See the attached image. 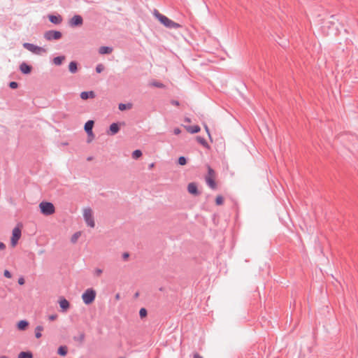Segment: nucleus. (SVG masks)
I'll use <instances>...</instances> for the list:
<instances>
[{"instance_id":"obj_1","label":"nucleus","mask_w":358,"mask_h":358,"mask_svg":"<svg viewBox=\"0 0 358 358\" xmlns=\"http://www.w3.org/2000/svg\"><path fill=\"white\" fill-rule=\"evenodd\" d=\"M154 15L156 18L167 28L177 29L181 27L180 24L175 22L166 16L161 14L157 10H155Z\"/></svg>"},{"instance_id":"obj_2","label":"nucleus","mask_w":358,"mask_h":358,"mask_svg":"<svg viewBox=\"0 0 358 358\" xmlns=\"http://www.w3.org/2000/svg\"><path fill=\"white\" fill-rule=\"evenodd\" d=\"M41 212L44 215H51L55 212V208L54 205L48 201H42L39 204Z\"/></svg>"},{"instance_id":"obj_3","label":"nucleus","mask_w":358,"mask_h":358,"mask_svg":"<svg viewBox=\"0 0 358 358\" xmlns=\"http://www.w3.org/2000/svg\"><path fill=\"white\" fill-rule=\"evenodd\" d=\"M96 298V292L92 288H89L82 295L83 302L86 305L91 304Z\"/></svg>"},{"instance_id":"obj_4","label":"nucleus","mask_w":358,"mask_h":358,"mask_svg":"<svg viewBox=\"0 0 358 358\" xmlns=\"http://www.w3.org/2000/svg\"><path fill=\"white\" fill-rule=\"evenodd\" d=\"M83 217L86 224L90 227H94L95 222L94 220L93 213L91 208H87L84 210Z\"/></svg>"},{"instance_id":"obj_5","label":"nucleus","mask_w":358,"mask_h":358,"mask_svg":"<svg viewBox=\"0 0 358 358\" xmlns=\"http://www.w3.org/2000/svg\"><path fill=\"white\" fill-rule=\"evenodd\" d=\"M62 36V32L56 30H49L44 34V38L47 41L59 40Z\"/></svg>"},{"instance_id":"obj_6","label":"nucleus","mask_w":358,"mask_h":358,"mask_svg":"<svg viewBox=\"0 0 358 358\" xmlns=\"http://www.w3.org/2000/svg\"><path fill=\"white\" fill-rule=\"evenodd\" d=\"M23 47L27 50L36 55H40L41 52H45V50L43 48L38 47L32 43H24L23 44Z\"/></svg>"},{"instance_id":"obj_7","label":"nucleus","mask_w":358,"mask_h":358,"mask_svg":"<svg viewBox=\"0 0 358 358\" xmlns=\"http://www.w3.org/2000/svg\"><path fill=\"white\" fill-rule=\"evenodd\" d=\"M22 235L21 229L18 227H15L13 230L10 243L13 247H15Z\"/></svg>"},{"instance_id":"obj_8","label":"nucleus","mask_w":358,"mask_h":358,"mask_svg":"<svg viewBox=\"0 0 358 358\" xmlns=\"http://www.w3.org/2000/svg\"><path fill=\"white\" fill-rule=\"evenodd\" d=\"M83 23V17L79 15H75L70 20L69 24L71 27L81 26Z\"/></svg>"},{"instance_id":"obj_9","label":"nucleus","mask_w":358,"mask_h":358,"mask_svg":"<svg viewBox=\"0 0 358 358\" xmlns=\"http://www.w3.org/2000/svg\"><path fill=\"white\" fill-rule=\"evenodd\" d=\"M94 124V122L93 120H88L85 123V127H84L85 131H86L87 135H92V138H94V134H93V131H92Z\"/></svg>"},{"instance_id":"obj_10","label":"nucleus","mask_w":358,"mask_h":358,"mask_svg":"<svg viewBox=\"0 0 358 358\" xmlns=\"http://www.w3.org/2000/svg\"><path fill=\"white\" fill-rule=\"evenodd\" d=\"M188 192L195 196L199 195L200 192L198 190L197 185L195 182H190L187 186Z\"/></svg>"},{"instance_id":"obj_11","label":"nucleus","mask_w":358,"mask_h":358,"mask_svg":"<svg viewBox=\"0 0 358 358\" xmlns=\"http://www.w3.org/2000/svg\"><path fill=\"white\" fill-rule=\"evenodd\" d=\"M59 303L62 311L64 313L66 312L68 309L70 308V303L64 298H61L59 299Z\"/></svg>"},{"instance_id":"obj_12","label":"nucleus","mask_w":358,"mask_h":358,"mask_svg":"<svg viewBox=\"0 0 358 358\" xmlns=\"http://www.w3.org/2000/svg\"><path fill=\"white\" fill-rule=\"evenodd\" d=\"M20 70L24 74H29L31 72L32 67H31V66L27 64V63L22 62L20 65Z\"/></svg>"},{"instance_id":"obj_13","label":"nucleus","mask_w":358,"mask_h":358,"mask_svg":"<svg viewBox=\"0 0 358 358\" xmlns=\"http://www.w3.org/2000/svg\"><path fill=\"white\" fill-rule=\"evenodd\" d=\"M95 96L96 94L94 91L82 92L80 93V98L83 100H87L88 99H94Z\"/></svg>"},{"instance_id":"obj_14","label":"nucleus","mask_w":358,"mask_h":358,"mask_svg":"<svg viewBox=\"0 0 358 358\" xmlns=\"http://www.w3.org/2000/svg\"><path fill=\"white\" fill-rule=\"evenodd\" d=\"M49 20L50 22L55 24H59L62 22V17L61 15H49L48 16Z\"/></svg>"},{"instance_id":"obj_15","label":"nucleus","mask_w":358,"mask_h":358,"mask_svg":"<svg viewBox=\"0 0 358 358\" xmlns=\"http://www.w3.org/2000/svg\"><path fill=\"white\" fill-rule=\"evenodd\" d=\"M185 129L191 133V134H196L200 131L201 128L199 125H194V126H185Z\"/></svg>"},{"instance_id":"obj_16","label":"nucleus","mask_w":358,"mask_h":358,"mask_svg":"<svg viewBox=\"0 0 358 358\" xmlns=\"http://www.w3.org/2000/svg\"><path fill=\"white\" fill-rule=\"evenodd\" d=\"M120 131V126L118 123H112L110 125V134L115 135Z\"/></svg>"},{"instance_id":"obj_17","label":"nucleus","mask_w":358,"mask_h":358,"mask_svg":"<svg viewBox=\"0 0 358 358\" xmlns=\"http://www.w3.org/2000/svg\"><path fill=\"white\" fill-rule=\"evenodd\" d=\"M215 178L205 177L207 185L213 189L217 188V184L215 181Z\"/></svg>"},{"instance_id":"obj_18","label":"nucleus","mask_w":358,"mask_h":358,"mask_svg":"<svg viewBox=\"0 0 358 358\" xmlns=\"http://www.w3.org/2000/svg\"><path fill=\"white\" fill-rule=\"evenodd\" d=\"M113 48L108 46H101L99 49V53L101 55L110 54Z\"/></svg>"},{"instance_id":"obj_19","label":"nucleus","mask_w":358,"mask_h":358,"mask_svg":"<svg viewBox=\"0 0 358 358\" xmlns=\"http://www.w3.org/2000/svg\"><path fill=\"white\" fill-rule=\"evenodd\" d=\"M69 70L72 73H76L78 71V63L75 61H72L69 63Z\"/></svg>"},{"instance_id":"obj_20","label":"nucleus","mask_w":358,"mask_h":358,"mask_svg":"<svg viewBox=\"0 0 358 358\" xmlns=\"http://www.w3.org/2000/svg\"><path fill=\"white\" fill-rule=\"evenodd\" d=\"M29 326V322L27 320H20L17 323V328L19 330H25Z\"/></svg>"},{"instance_id":"obj_21","label":"nucleus","mask_w":358,"mask_h":358,"mask_svg":"<svg viewBox=\"0 0 358 358\" xmlns=\"http://www.w3.org/2000/svg\"><path fill=\"white\" fill-rule=\"evenodd\" d=\"M57 353L60 356H66L68 353V348L66 345H61L57 350Z\"/></svg>"},{"instance_id":"obj_22","label":"nucleus","mask_w":358,"mask_h":358,"mask_svg":"<svg viewBox=\"0 0 358 358\" xmlns=\"http://www.w3.org/2000/svg\"><path fill=\"white\" fill-rule=\"evenodd\" d=\"M64 59H65V56H64V55L55 57L53 59V63L57 66H59L62 64V62L64 61Z\"/></svg>"},{"instance_id":"obj_23","label":"nucleus","mask_w":358,"mask_h":358,"mask_svg":"<svg viewBox=\"0 0 358 358\" xmlns=\"http://www.w3.org/2000/svg\"><path fill=\"white\" fill-rule=\"evenodd\" d=\"M196 141L202 145L204 148H210L208 143H207L206 140L204 138L199 136H196Z\"/></svg>"},{"instance_id":"obj_24","label":"nucleus","mask_w":358,"mask_h":358,"mask_svg":"<svg viewBox=\"0 0 358 358\" xmlns=\"http://www.w3.org/2000/svg\"><path fill=\"white\" fill-rule=\"evenodd\" d=\"M18 358H33V354L29 352H21L18 355Z\"/></svg>"},{"instance_id":"obj_25","label":"nucleus","mask_w":358,"mask_h":358,"mask_svg":"<svg viewBox=\"0 0 358 358\" xmlns=\"http://www.w3.org/2000/svg\"><path fill=\"white\" fill-rule=\"evenodd\" d=\"M43 330V327L42 326H37L35 328V336L37 338H40L42 336L41 331Z\"/></svg>"},{"instance_id":"obj_26","label":"nucleus","mask_w":358,"mask_h":358,"mask_svg":"<svg viewBox=\"0 0 358 358\" xmlns=\"http://www.w3.org/2000/svg\"><path fill=\"white\" fill-rule=\"evenodd\" d=\"M85 333L82 332L79 334L78 336H74L73 340L82 343L85 341Z\"/></svg>"},{"instance_id":"obj_27","label":"nucleus","mask_w":358,"mask_h":358,"mask_svg":"<svg viewBox=\"0 0 358 358\" xmlns=\"http://www.w3.org/2000/svg\"><path fill=\"white\" fill-rule=\"evenodd\" d=\"M131 106L132 105L131 103H127V104H125V103H120L119 106H118V108L120 110H125L127 109H130L131 108Z\"/></svg>"},{"instance_id":"obj_28","label":"nucleus","mask_w":358,"mask_h":358,"mask_svg":"<svg viewBox=\"0 0 358 358\" xmlns=\"http://www.w3.org/2000/svg\"><path fill=\"white\" fill-rule=\"evenodd\" d=\"M207 168H208V174L206 176V177L215 178V171L209 165L207 166Z\"/></svg>"},{"instance_id":"obj_29","label":"nucleus","mask_w":358,"mask_h":358,"mask_svg":"<svg viewBox=\"0 0 358 358\" xmlns=\"http://www.w3.org/2000/svg\"><path fill=\"white\" fill-rule=\"evenodd\" d=\"M141 156L142 152L140 150H136L132 152V158L134 159H137Z\"/></svg>"},{"instance_id":"obj_30","label":"nucleus","mask_w":358,"mask_h":358,"mask_svg":"<svg viewBox=\"0 0 358 358\" xmlns=\"http://www.w3.org/2000/svg\"><path fill=\"white\" fill-rule=\"evenodd\" d=\"M81 235V233L80 231L78 232H76L71 237V241L73 243H75L77 242L78 238Z\"/></svg>"},{"instance_id":"obj_31","label":"nucleus","mask_w":358,"mask_h":358,"mask_svg":"<svg viewBox=\"0 0 358 358\" xmlns=\"http://www.w3.org/2000/svg\"><path fill=\"white\" fill-rule=\"evenodd\" d=\"M223 203H224V198L221 195L217 196L215 199L216 205L221 206L223 204Z\"/></svg>"},{"instance_id":"obj_32","label":"nucleus","mask_w":358,"mask_h":358,"mask_svg":"<svg viewBox=\"0 0 358 358\" xmlns=\"http://www.w3.org/2000/svg\"><path fill=\"white\" fill-rule=\"evenodd\" d=\"M148 315V311L145 308H142L140 309L139 315L141 318L145 317Z\"/></svg>"},{"instance_id":"obj_33","label":"nucleus","mask_w":358,"mask_h":358,"mask_svg":"<svg viewBox=\"0 0 358 358\" xmlns=\"http://www.w3.org/2000/svg\"><path fill=\"white\" fill-rule=\"evenodd\" d=\"M152 85L157 88L165 87V85L162 83L158 81H154L153 83H152Z\"/></svg>"},{"instance_id":"obj_34","label":"nucleus","mask_w":358,"mask_h":358,"mask_svg":"<svg viewBox=\"0 0 358 358\" xmlns=\"http://www.w3.org/2000/svg\"><path fill=\"white\" fill-rule=\"evenodd\" d=\"M178 164L181 166H184L187 164V159L183 157V156H181L178 158Z\"/></svg>"},{"instance_id":"obj_35","label":"nucleus","mask_w":358,"mask_h":358,"mask_svg":"<svg viewBox=\"0 0 358 358\" xmlns=\"http://www.w3.org/2000/svg\"><path fill=\"white\" fill-rule=\"evenodd\" d=\"M104 70V66L102 64H99L96 66V71L98 73H101Z\"/></svg>"},{"instance_id":"obj_36","label":"nucleus","mask_w":358,"mask_h":358,"mask_svg":"<svg viewBox=\"0 0 358 358\" xmlns=\"http://www.w3.org/2000/svg\"><path fill=\"white\" fill-rule=\"evenodd\" d=\"M9 87L11 89H16L18 87V83L15 81H11L9 83Z\"/></svg>"},{"instance_id":"obj_37","label":"nucleus","mask_w":358,"mask_h":358,"mask_svg":"<svg viewBox=\"0 0 358 358\" xmlns=\"http://www.w3.org/2000/svg\"><path fill=\"white\" fill-rule=\"evenodd\" d=\"M3 275L7 278H10L12 277L11 273L9 271H8V270H5L4 271Z\"/></svg>"},{"instance_id":"obj_38","label":"nucleus","mask_w":358,"mask_h":358,"mask_svg":"<svg viewBox=\"0 0 358 358\" xmlns=\"http://www.w3.org/2000/svg\"><path fill=\"white\" fill-rule=\"evenodd\" d=\"M58 315L57 314L50 315L48 316V320L50 321H54L57 320Z\"/></svg>"},{"instance_id":"obj_39","label":"nucleus","mask_w":358,"mask_h":358,"mask_svg":"<svg viewBox=\"0 0 358 358\" xmlns=\"http://www.w3.org/2000/svg\"><path fill=\"white\" fill-rule=\"evenodd\" d=\"M17 282H18L19 285H23L24 284V282H25L24 278L23 277H20L18 279Z\"/></svg>"},{"instance_id":"obj_40","label":"nucleus","mask_w":358,"mask_h":358,"mask_svg":"<svg viewBox=\"0 0 358 358\" xmlns=\"http://www.w3.org/2000/svg\"><path fill=\"white\" fill-rule=\"evenodd\" d=\"M180 133H181V130H180V128L176 127V128H175V129H173V134H174L175 135H178V134H180Z\"/></svg>"},{"instance_id":"obj_41","label":"nucleus","mask_w":358,"mask_h":358,"mask_svg":"<svg viewBox=\"0 0 358 358\" xmlns=\"http://www.w3.org/2000/svg\"><path fill=\"white\" fill-rule=\"evenodd\" d=\"M171 103L173 106H180V103L177 100H171Z\"/></svg>"},{"instance_id":"obj_42","label":"nucleus","mask_w":358,"mask_h":358,"mask_svg":"<svg viewBox=\"0 0 358 358\" xmlns=\"http://www.w3.org/2000/svg\"><path fill=\"white\" fill-rule=\"evenodd\" d=\"M103 271L100 268H96L95 270V274L97 275V276H99L101 273H102Z\"/></svg>"},{"instance_id":"obj_43","label":"nucleus","mask_w":358,"mask_h":358,"mask_svg":"<svg viewBox=\"0 0 358 358\" xmlns=\"http://www.w3.org/2000/svg\"><path fill=\"white\" fill-rule=\"evenodd\" d=\"M129 257V254L128 252H124L122 255V258H123L124 260H127Z\"/></svg>"},{"instance_id":"obj_44","label":"nucleus","mask_w":358,"mask_h":358,"mask_svg":"<svg viewBox=\"0 0 358 358\" xmlns=\"http://www.w3.org/2000/svg\"><path fill=\"white\" fill-rule=\"evenodd\" d=\"M6 248V245L3 243L0 242V250H3Z\"/></svg>"},{"instance_id":"obj_45","label":"nucleus","mask_w":358,"mask_h":358,"mask_svg":"<svg viewBox=\"0 0 358 358\" xmlns=\"http://www.w3.org/2000/svg\"><path fill=\"white\" fill-rule=\"evenodd\" d=\"M194 358H203L199 353L196 352L194 354Z\"/></svg>"},{"instance_id":"obj_46","label":"nucleus","mask_w":358,"mask_h":358,"mask_svg":"<svg viewBox=\"0 0 358 358\" xmlns=\"http://www.w3.org/2000/svg\"><path fill=\"white\" fill-rule=\"evenodd\" d=\"M205 129H206V132H207L208 135L209 136V137H210V131H209V129H208V126H207V125H205Z\"/></svg>"},{"instance_id":"obj_47","label":"nucleus","mask_w":358,"mask_h":358,"mask_svg":"<svg viewBox=\"0 0 358 358\" xmlns=\"http://www.w3.org/2000/svg\"><path fill=\"white\" fill-rule=\"evenodd\" d=\"M184 121L185 122L189 123V122H191V119L189 117H185Z\"/></svg>"},{"instance_id":"obj_48","label":"nucleus","mask_w":358,"mask_h":358,"mask_svg":"<svg viewBox=\"0 0 358 358\" xmlns=\"http://www.w3.org/2000/svg\"><path fill=\"white\" fill-rule=\"evenodd\" d=\"M115 299H120V294H117L115 295Z\"/></svg>"},{"instance_id":"obj_49","label":"nucleus","mask_w":358,"mask_h":358,"mask_svg":"<svg viewBox=\"0 0 358 358\" xmlns=\"http://www.w3.org/2000/svg\"><path fill=\"white\" fill-rule=\"evenodd\" d=\"M0 358H9V357L7 356H5V355H2V356H0Z\"/></svg>"},{"instance_id":"obj_50","label":"nucleus","mask_w":358,"mask_h":358,"mask_svg":"<svg viewBox=\"0 0 358 358\" xmlns=\"http://www.w3.org/2000/svg\"><path fill=\"white\" fill-rule=\"evenodd\" d=\"M134 296H135L136 298H137V297L138 296V292H136V293L135 294Z\"/></svg>"},{"instance_id":"obj_51","label":"nucleus","mask_w":358,"mask_h":358,"mask_svg":"<svg viewBox=\"0 0 358 358\" xmlns=\"http://www.w3.org/2000/svg\"><path fill=\"white\" fill-rule=\"evenodd\" d=\"M91 159H92V157H88V158H87V160H88V161H90V160H91Z\"/></svg>"},{"instance_id":"obj_52","label":"nucleus","mask_w":358,"mask_h":358,"mask_svg":"<svg viewBox=\"0 0 358 358\" xmlns=\"http://www.w3.org/2000/svg\"><path fill=\"white\" fill-rule=\"evenodd\" d=\"M120 358H124V357H120Z\"/></svg>"}]
</instances>
